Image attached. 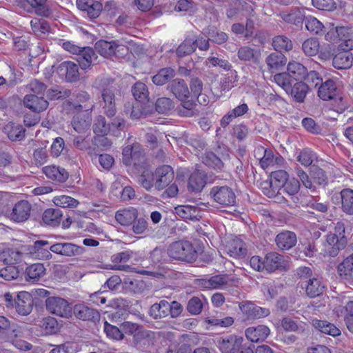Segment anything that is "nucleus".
I'll return each mask as SVG.
<instances>
[{"label":"nucleus","mask_w":353,"mask_h":353,"mask_svg":"<svg viewBox=\"0 0 353 353\" xmlns=\"http://www.w3.org/2000/svg\"><path fill=\"white\" fill-rule=\"evenodd\" d=\"M301 286L305 289L306 294L310 297H316L321 294L325 285L320 279L312 278L301 281Z\"/></svg>","instance_id":"21"},{"label":"nucleus","mask_w":353,"mask_h":353,"mask_svg":"<svg viewBox=\"0 0 353 353\" xmlns=\"http://www.w3.org/2000/svg\"><path fill=\"white\" fill-rule=\"evenodd\" d=\"M53 202L57 206H59L61 208H77L79 204V202L67 195H60L54 196L53 199Z\"/></svg>","instance_id":"53"},{"label":"nucleus","mask_w":353,"mask_h":353,"mask_svg":"<svg viewBox=\"0 0 353 353\" xmlns=\"http://www.w3.org/2000/svg\"><path fill=\"white\" fill-rule=\"evenodd\" d=\"M338 90H318V96L323 101H330L334 106H341L343 97L337 92Z\"/></svg>","instance_id":"38"},{"label":"nucleus","mask_w":353,"mask_h":353,"mask_svg":"<svg viewBox=\"0 0 353 353\" xmlns=\"http://www.w3.org/2000/svg\"><path fill=\"white\" fill-rule=\"evenodd\" d=\"M312 325L321 332L332 336H336L341 334V331L337 327L326 321L314 319L312 321Z\"/></svg>","instance_id":"37"},{"label":"nucleus","mask_w":353,"mask_h":353,"mask_svg":"<svg viewBox=\"0 0 353 353\" xmlns=\"http://www.w3.org/2000/svg\"><path fill=\"white\" fill-rule=\"evenodd\" d=\"M56 72L68 82H75L79 79V65L72 61H63L56 68Z\"/></svg>","instance_id":"14"},{"label":"nucleus","mask_w":353,"mask_h":353,"mask_svg":"<svg viewBox=\"0 0 353 353\" xmlns=\"http://www.w3.org/2000/svg\"><path fill=\"white\" fill-rule=\"evenodd\" d=\"M204 301H205L204 297H192L188 302L187 311L192 315L199 314L202 312Z\"/></svg>","instance_id":"51"},{"label":"nucleus","mask_w":353,"mask_h":353,"mask_svg":"<svg viewBox=\"0 0 353 353\" xmlns=\"http://www.w3.org/2000/svg\"><path fill=\"white\" fill-rule=\"evenodd\" d=\"M92 144L101 150H106L112 145V141L103 135H98L92 139Z\"/></svg>","instance_id":"64"},{"label":"nucleus","mask_w":353,"mask_h":353,"mask_svg":"<svg viewBox=\"0 0 353 353\" xmlns=\"http://www.w3.org/2000/svg\"><path fill=\"white\" fill-rule=\"evenodd\" d=\"M212 90H173V94L181 101L187 110H192L197 101L201 105H206L210 102L208 93Z\"/></svg>","instance_id":"2"},{"label":"nucleus","mask_w":353,"mask_h":353,"mask_svg":"<svg viewBox=\"0 0 353 353\" xmlns=\"http://www.w3.org/2000/svg\"><path fill=\"white\" fill-rule=\"evenodd\" d=\"M24 105L34 112L39 113L48 106V102L43 97L37 95H26L23 100Z\"/></svg>","instance_id":"24"},{"label":"nucleus","mask_w":353,"mask_h":353,"mask_svg":"<svg viewBox=\"0 0 353 353\" xmlns=\"http://www.w3.org/2000/svg\"><path fill=\"white\" fill-rule=\"evenodd\" d=\"M272 46L276 51H289L292 49V41L285 36L279 35L272 41Z\"/></svg>","instance_id":"49"},{"label":"nucleus","mask_w":353,"mask_h":353,"mask_svg":"<svg viewBox=\"0 0 353 353\" xmlns=\"http://www.w3.org/2000/svg\"><path fill=\"white\" fill-rule=\"evenodd\" d=\"M49 242L45 240H38L32 245H28V250L30 254L40 259H48L51 256L50 250L46 248Z\"/></svg>","instance_id":"23"},{"label":"nucleus","mask_w":353,"mask_h":353,"mask_svg":"<svg viewBox=\"0 0 353 353\" xmlns=\"http://www.w3.org/2000/svg\"><path fill=\"white\" fill-rule=\"evenodd\" d=\"M156 110L160 114H167L173 108L172 101L166 97L159 98L155 103Z\"/></svg>","instance_id":"60"},{"label":"nucleus","mask_w":353,"mask_h":353,"mask_svg":"<svg viewBox=\"0 0 353 353\" xmlns=\"http://www.w3.org/2000/svg\"><path fill=\"white\" fill-rule=\"evenodd\" d=\"M302 86H305V88H336L337 85L332 79H327L323 81L316 72L310 71L307 72L303 79L300 87Z\"/></svg>","instance_id":"9"},{"label":"nucleus","mask_w":353,"mask_h":353,"mask_svg":"<svg viewBox=\"0 0 353 353\" xmlns=\"http://www.w3.org/2000/svg\"><path fill=\"white\" fill-rule=\"evenodd\" d=\"M123 325L125 329L128 330L130 333L134 335V341L137 348H140L139 345L141 343V339H142L144 345L146 343H148V340L146 339L148 336L147 332L139 330L137 324L125 322Z\"/></svg>","instance_id":"33"},{"label":"nucleus","mask_w":353,"mask_h":353,"mask_svg":"<svg viewBox=\"0 0 353 353\" xmlns=\"http://www.w3.org/2000/svg\"><path fill=\"white\" fill-rule=\"evenodd\" d=\"M110 125L106 123L105 119L103 116L97 117L93 125V131L97 135H105L110 131Z\"/></svg>","instance_id":"59"},{"label":"nucleus","mask_w":353,"mask_h":353,"mask_svg":"<svg viewBox=\"0 0 353 353\" xmlns=\"http://www.w3.org/2000/svg\"><path fill=\"white\" fill-rule=\"evenodd\" d=\"M31 210L32 205L28 201H19L13 205L10 218L16 223L24 222L30 218Z\"/></svg>","instance_id":"15"},{"label":"nucleus","mask_w":353,"mask_h":353,"mask_svg":"<svg viewBox=\"0 0 353 353\" xmlns=\"http://www.w3.org/2000/svg\"><path fill=\"white\" fill-rule=\"evenodd\" d=\"M46 274V268L42 263H37L28 266L25 271V279L28 281L36 282Z\"/></svg>","instance_id":"31"},{"label":"nucleus","mask_w":353,"mask_h":353,"mask_svg":"<svg viewBox=\"0 0 353 353\" xmlns=\"http://www.w3.org/2000/svg\"><path fill=\"white\" fill-rule=\"evenodd\" d=\"M276 245L281 250H289L294 247L296 242L297 238L294 232L285 230L279 233L275 239Z\"/></svg>","instance_id":"22"},{"label":"nucleus","mask_w":353,"mask_h":353,"mask_svg":"<svg viewBox=\"0 0 353 353\" xmlns=\"http://www.w3.org/2000/svg\"><path fill=\"white\" fill-rule=\"evenodd\" d=\"M336 198L337 201H341V209L343 212L349 215H353V190L350 188L342 190L339 195L332 196V200Z\"/></svg>","instance_id":"20"},{"label":"nucleus","mask_w":353,"mask_h":353,"mask_svg":"<svg viewBox=\"0 0 353 353\" xmlns=\"http://www.w3.org/2000/svg\"><path fill=\"white\" fill-rule=\"evenodd\" d=\"M239 307L247 320L263 318L270 314L269 309L257 306L249 301L239 302Z\"/></svg>","instance_id":"10"},{"label":"nucleus","mask_w":353,"mask_h":353,"mask_svg":"<svg viewBox=\"0 0 353 353\" xmlns=\"http://www.w3.org/2000/svg\"><path fill=\"white\" fill-rule=\"evenodd\" d=\"M47 310L61 317H68L71 314V307L68 302L61 297L50 296L46 300Z\"/></svg>","instance_id":"7"},{"label":"nucleus","mask_w":353,"mask_h":353,"mask_svg":"<svg viewBox=\"0 0 353 353\" xmlns=\"http://www.w3.org/2000/svg\"><path fill=\"white\" fill-rule=\"evenodd\" d=\"M228 281L225 275H215L208 279H203L201 283L205 288L221 289L228 285Z\"/></svg>","instance_id":"40"},{"label":"nucleus","mask_w":353,"mask_h":353,"mask_svg":"<svg viewBox=\"0 0 353 353\" xmlns=\"http://www.w3.org/2000/svg\"><path fill=\"white\" fill-rule=\"evenodd\" d=\"M205 185V176L203 172L196 170L190 176L188 188L193 192H200Z\"/></svg>","instance_id":"39"},{"label":"nucleus","mask_w":353,"mask_h":353,"mask_svg":"<svg viewBox=\"0 0 353 353\" xmlns=\"http://www.w3.org/2000/svg\"><path fill=\"white\" fill-rule=\"evenodd\" d=\"M32 30L38 37H44L50 32V25L44 19L34 18L30 21Z\"/></svg>","instance_id":"44"},{"label":"nucleus","mask_w":353,"mask_h":353,"mask_svg":"<svg viewBox=\"0 0 353 353\" xmlns=\"http://www.w3.org/2000/svg\"><path fill=\"white\" fill-rule=\"evenodd\" d=\"M138 216V211L134 208L118 210L115 214V219L122 225H131Z\"/></svg>","instance_id":"30"},{"label":"nucleus","mask_w":353,"mask_h":353,"mask_svg":"<svg viewBox=\"0 0 353 353\" xmlns=\"http://www.w3.org/2000/svg\"><path fill=\"white\" fill-rule=\"evenodd\" d=\"M74 146L81 150H86L88 154H92L95 152V148L90 145V140L88 137L77 136L73 139Z\"/></svg>","instance_id":"58"},{"label":"nucleus","mask_w":353,"mask_h":353,"mask_svg":"<svg viewBox=\"0 0 353 353\" xmlns=\"http://www.w3.org/2000/svg\"><path fill=\"white\" fill-rule=\"evenodd\" d=\"M104 331L110 339L121 340L123 338V334L117 327L112 325L106 321L104 323Z\"/></svg>","instance_id":"62"},{"label":"nucleus","mask_w":353,"mask_h":353,"mask_svg":"<svg viewBox=\"0 0 353 353\" xmlns=\"http://www.w3.org/2000/svg\"><path fill=\"white\" fill-rule=\"evenodd\" d=\"M49 250L57 254L67 257L80 256L85 251L83 247L68 242L54 243Z\"/></svg>","instance_id":"12"},{"label":"nucleus","mask_w":353,"mask_h":353,"mask_svg":"<svg viewBox=\"0 0 353 353\" xmlns=\"http://www.w3.org/2000/svg\"><path fill=\"white\" fill-rule=\"evenodd\" d=\"M315 158L314 154L309 149H304L300 152L297 156L296 159L304 166L310 165L314 159Z\"/></svg>","instance_id":"61"},{"label":"nucleus","mask_w":353,"mask_h":353,"mask_svg":"<svg viewBox=\"0 0 353 353\" xmlns=\"http://www.w3.org/2000/svg\"><path fill=\"white\" fill-rule=\"evenodd\" d=\"M243 339L234 335L221 337L217 340V346L222 353H234L241 347Z\"/></svg>","instance_id":"16"},{"label":"nucleus","mask_w":353,"mask_h":353,"mask_svg":"<svg viewBox=\"0 0 353 353\" xmlns=\"http://www.w3.org/2000/svg\"><path fill=\"white\" fill-rule=\"evenodd\" d=\"M21 332L14 326H12V328L9 333V339L11 343L13 344L14 347L21 350H29L32 347V345L24 340L19 339L21 336Z\"/></svg>","instance_id":"43"},{"label":"nucleus","mask_w":353,"mask_h":353,"mask_svg":"<svg viewBox=\"0 0 353 353\" xmlns=\"http://www.w3.org/2000/svg\"><path fill=\"white\" fill-rule=\"evenodd\" d=\"M33 8L37 14L48 17L52 14L51 10L46 4V0H26Z\"/></svg>","instance_id":"52"},{"label":"nucleus","mask_w":353,"mask_h":353,"mask_svg":"<svg viewBox=\"0 0 353 353\" xmlns=\"http://www.w3.org/2000/svg\"><path fill=\"white\" fill-rule=\"evenodd\" d=\"M268 70L274 72L283 68L287 63V58L281 53L273 52L265 59Z\"/></svg>","instance_id":"28"},{"label":"nucleus","mask_w":353,"mask_h":353,"mask_svg":"<svg viewBox=\"0 0 353 353\" xmlns=\"http://www.w3.org/2000/svg\"><path fill=\"white\" fill-rule=\"evenodd\" d=\"M274 81L277 85L283 88H299L298 83L292 78L288 72H281L274 76Z\"/></svg>","instance_id":"45"},{"label":"nucleus","mask_w":353,"mask_h":353,"mask_svg":"<svg viewBox=\"0 0 353 353\" xmlns=\"http://www.w3.org/2000/svg\"><path fill=\"white\" fill-rule=\"evenodd\" d=\"M183 312L182 305L177 301L170 303L165 300L154 303L150 308V315L154 319H163L170 315L173 319L179 317Z\"/></svg>","instance_id":"3"},{"label":"nucleus","mask_w":353,"mask_h":353,"mask_svg":"<svg viewBox=\"0 0 353 353\" xmlns=\"http://www.w3.org/2000/svg\"><path fill=\"white\" fill-rule=\"evenodd\" d=\"M174 76V70L171 68H165L159 71L152 78L153 83L157 85H163Z\"/></svg>","instance_id":"47"},{"label":"nucleus","mask_w":353,"mask_h":353,"mask_svg":"<svg viewBox=\"0 0 353 353\" xmlns=\"http://www.w3.org/2000/svg\"><path fill=\"white\" fill-rule=\"evenodd\" d=\"M284 258L277 252L268 253L264 258L265 270L268 272H274L283 267Z\"/></svg>","instance_id":"25"},{"label":"nucleus","mask_w":353,"mask_h":353,"mask_svg":"<svg viewBox=\"0 0 353 353\" xmlns=\"http://www.w3.org/2000/svg\"><path fill=\"white\" fill-rule=\"evenodd\" d=\"M310 174L314 183L318 185L325 184L326 183L327 176L323 170L319 167H312Z\"/></svg>","instance_id":"63"},{"label":"nucleus","mask_w":353,"mask_h":353,"mask_svg":"<svg viewBox=\"0 0 353 353\" xmlns=\"http://www.w3.org/2000/svg\"><path fill=\"white\" fill-rule=\"evenodd\" d=\"M79 55L77 61L79 65L82 70H85L94 63L95 54L91 48H81V52L77 54Z\"/></svg>","instance_id":"35"},{"label":"nucleus","mask_w":353,"mask_h":353,"mask_svg":"<svg viewBox=\"0 0 353 353\" xmlns=\"http://www.w3.org/2000/svg\"><path fill=\"white\" fill-rule=\"evenodd\" d=\"M281 326L286 332H301L304 330L303 323H298L289 317H285L282 319Z\"/></svg>","instance_id":"56"},{"label":"nucleus","mask_w":353,"mask_h":353,"mask_svg":"<svg viewBox=\"0 0 353 353\" xmlns=\"http://www.w3.org/2000/svg\"><path fill=\"white\" fill-rule=\"evenodd\" d=\"M325 26L314 17H307L305 19V28L313 34H318L322 32Z\"/></svg>","instance_id":"55"},{"label":"nucleus","mask_w":353,"mask_h":353,"mask_svg":"<svg viewBox=\"0 0 353 353\" xmlns=\"http://www.w3.org/2000/svg\"><path fill=\"white\" fill-rule=\"evenodd\" d=\"M43 171L48 179L59 182H63L68 178V173L64 168L55 165L46 166Z\"/></svg>","instance_id":"32"},{"label":"nucleus","mask_w":353,"mask_h":353,"mask_svg":"<svg viewBox=\"0 0 353 353\" xmlns=\"http://www.w3.org/2000/svg\"><path fill=\"white\" fill-rule=\"evenodd\" d=\"M62 216L61 211L59 209L49 208L44 211L42 216L43 221L50 226H57Z\"/></svg>","instance_id":"42"},{"label":"nucleus","mask_w":353,"mask_h":353,"mask_svg":"<svg viewBox=\"0 0 353 353\" xmlns=\"http://www.w3.org/2000/svg\"><path fill=\"white\" fill-rule=\"evenodd\" d=\"M281 16L285 22L294 25L302 23L304 19L303 12L299 9L292 10L290 12H283Z\"/></svg>","instance_id":"48"},{"label":"nucleus","mask_w":353,"mask_h":353,"mask_svg":"<svg viewBox=\"0 0 353 353\" xmlns=\"http://www.w3.org/2000/svg\"><path fill=\"white\" fill-rule=\"evenodd\" d=\"M210 196L213 201L223 206H232L236 203V195L228 185H216L211 188Z\"/></svg>","instance_id":"4"},{"label":"nucleus","mask_w":353,"mask_h":353,"mask_svg":"<svg viewBox=\"0 0 353 353\" xmlns=\"http://www.w3.org/2000/svg\"><path fill=\"white\" fill-rule=\"evenodd\" d=\"M74 314L77 318L83 321L96 322L100 319V314L97 310L84 305H77L74 307Z\"/></svg>","instance_id":"26"},{"label":"nucleus","mask_w":353,"mask_h":353,"mask_svg":"<svg viewBox=\"0 0 353 353\" xmlns=\"http://www.w3.org/2000/svg\"><path fill=\"white\" fill-rule=\"evenodd\" d=\"M262 154L263 155L259 158V163L263 169L277 168L284 163V159L278 153L274 154L271 150L260 147L256 150V155L261 156Z\"/></svg>","instance_id":"6"},{"label":"nucleus","mask_w":353,"mask_h":353,"mask_svg":"<svg viewBox=\"0 0 353 353\" xmlns=\"http://www.w3.org/2000/svg\"><path fill=\"white\" fill-rule=\"evenodd\" d=\"M168 256L173 260L193 263L197 259V252L188 241L172 242L167 248Z\"/></svg>","instance_id":"1"},{"label":"nucleus","mask_w":353,"mask_h":353,"mask_svg":"<svg viewBox=\"0 0 353 353\" xmlns=\"http://www.w3.org/2000/svg\"><path fill=\"white\" fill-rule=\"evenodd\" d=\"M102 97L105 103V112L109 117H113L115 114L114 108V94L112 90H103Z\"/></svg>","instance_id":"46"},{"label":"nucleus","mask_w":353,"mask_h":353,"mask_svg":"<svg viewBox=\"0 0 353 353\" xmlns=\"http://www.w3.org/2000/svg\"><path fill=\"white\" fill-rule=\"evenodd\" d=\"M26 130L22 125L9 123L4 127V132L12 141H21L25 137Z\"/></svg>","instance_id":"41"},{"label":"nucleus","mask_w":353,"mask_h":353,"mask_svg":"<svg viewBox=\"0 0 353 353\" xmlns=\"http://www.w3.org/2000/svg\"><path fill=\"white\" fill-rule=\"evenodd\" d=\"M287 70L295 82L298 83V86H301L303 79L307 73V68L299 62L292 61L288 63Z\"/></svg>","instance_id":"27"},{"label":"nucleus","mask_w":353,"mask_h":353,"mask_svg":"<svg viewBox=\"0 0 353 353\" xmlns=\"http://www.w3.org/2000/svg\"><path fill=\"white\" fill-rule=\"evenodd\" d=\"M226 250L228 254L234 258L243 257L247 254L244 242L238 238L233 239L228 242Z\"/></svg>","instance_id":"29"},{"label":"nucleus","mask_w":353,"mask_h":353,"mask_svg":"<svg viewBox=\"0 0 353 353\" xmlns=\"http://www.w3.org/2000/svg\"><path fill=\"white\" fill-rule=\"evenodd\" d=\"M320 43L316 38L306 39L302 44L303 52L307 56H314L319 52Z\"/></svg>","instance_id":"50"},{"label":"nucleus","mask_w":353,"mask_h":353,"mask_svg":"<svg viewBox=\"0 0 353 353\" xmlns=\"http://www.w3.org/2000/svg\"><path fill=\"white\" fill-rule=\"evenodd\" d=\"M347 243V239L338 238L336 234H327L323 243V252L325 255L336 256L339 251L343 249Z\"/></svg>","instance_id":"13"},{"label":"nucleus","mask_w":353,"mask_h":353,"mask_svg":"<svg viewBox=\"0 0 353 353\" xmlns=\"http://www.w3.org/2000/svg\"><path fill=\"white\" fill-rule=\"evenodd\" d=\"M139 183L147 190H150L155 183L154 172L145 170L139 178Z\"/></svg>","instance_id":"57"},{"label":"nucleus","mask_w":353,"mask_h":353,"mask_svg":"<svg viewBox=\"0 0 353 353\" xmlns=\"http://www.w3.org/2000/svg\"><path fill=\"white\" fill-rule=\"evenodd\" d=\"M246 338L253 343L264 341L270 334V328L264 325L250 327L245 331Z\"/></svg>","instance_id":"18"},{"label":"nucleus","mask_w":353,"mask_h":353,"mask_svg":"<svg viewBox=\"0 0 353 353\" xmlns=\"http://www.w3.org/2000/svg\"><path fill=\"white\" fill-rule=\"evenodd\" d=\"M195 50L194 39L187 38L176 49V54L179 57H184L192 53Z\"/></svg>","instance_id":"54"},{"label":"nucleus","mask_w":353,"mask_h":353,"mask_svg":"<svg viewBox=\"0 0 353 353\" xmlns=\"http://www.w3.org/2000/svg\"><path fill=\"white\" fill-rule=\"evenodd\" d=\"M337 270L343 279L353 281V253L339 264Z\"/></svg>","instance_id":"36"},{"label":"nucleus","mask_w":353,"mask_h":353,"mask_svg":"<svg viewBox=\"0 0 353 353\" xmlns=\"http://www.w3.org/2000/svg\"><path fill=\"white\" fill-rule=\"evenodd\" d=\"M95 50L104 57H123L128 52V48L123 44H119L116 41H99L95 44Z\"/></svg>","instance_id":"5"},{"label":"nucleus","mask_w":353,"mask_h":353,"mask_svg":"<svg viewBox=\"0 0 353 353\" xmlns=\"http://www.w3.org/2000/svg\"><path fill=\"white\" fill-rule=\"evenodd\" d=\"M154 187L158 190H162L168 186L174 178L172 168L168 165H163L156 168L154 171Z\"/></svg>","instance_id":"11"},{"label":"nucleus","mask_w":353,"mask_h":353,"mask_svg":"<svg viewBox=\"0 0 353 353\" xmlns=\"http://www.w3.org/2000/svg\"><path fill=\"white\" fill-rule=\"evenodd\" d=\"M288 179V174L285 170H279L272 172L270 182L266 183L270 188L264 187L263 193L268 197L275 196Z\"/></svg>","instance_id":"8"},{"label":"nucleus","mask_w":353,"mask_h":353,"mask_svg":"<svg viewBox=\"0 0 353 353\" xmlns=\"http://www.w3.org/2000/svg\"><path fill=\"white\" fill-rule=\"evenodd\" d=\"M77 8L87 12L91 19L98 17L102 10V4L95 0H77Z\"/></svg>","instance_id":"19"},{"label":"nucleus","mask_w":353,"mask_h":353,"mask_svg":"<svg viewBox=\"0 0 353 353\" xmlns=\"http://www.w3.org/2000/svg\"><path fill=\"white\" fill-rule=\"evenodd\" d=\"M14 305L18 314L23 316L28 315L31 312L33 306L31 294L25 291L19 292L16 300H14Z\"/></svg>","instance_id":"17"},{"label":"nucleus","mask_w":353,"mask_h":353,"mask_svg":"<svg viewBox=\"0 0 353 353\" xmlns=\"http://www.w3.org/2000/svg\"><path fill=\"white\" fill-rule=\"evenodd\" d=\"M353 56L350 52H340L332 59V65L337 69H347L352 65Z\"/></svg>","instance_id":"34"}]
</instances>
